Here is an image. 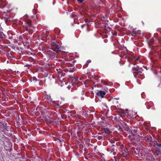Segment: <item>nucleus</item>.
<instances>
[{"instance_id": "nucleus-1", "label": "nucleus", "mask_w": 161, "mask_h": 161, "mask_svg": "<svg viewBox=\"0 0 161 161\" xmlns=\"http://www.w3.org/2000/svg\"><path fill=\"white\" fill-rule=\"evenodd\" d=\"M125 130L127 131L128 137L130 141H134L136 139V135H138L137 133V128L134 127L133 128L131 127L127 126L125 128Z\"/></svg>"}, {"instance_id": "nucleus-2", "label": "nucleus", "mask_w": 161, "mask_h": 161, "mask_svg": "<svg viewBox=\"0 0 161 161\" xmlns=\"http://www.w3.org/2000/svg\"><path fill=\"white\" fill-rule=\"evenodd\" d=\"M52 49L54 51L57 52L59 50V46L56 43L53 42L51 44Z\"/></svg>"}, {"instance_id": "nucleus-3", "label": "nucleus", "mask_w": 161, "mask_h": 161, "mask_svg": "<svg viewBox=\"0 0 161 161\" xmlns=\"http://www.w3.org/2000/svg\"><path fill=\"white\" fill-rule=\"evenodd\" d=\"M154 147L158 149V151L160 152L161 151V143H157L156 142H154Z\"/></svg>"}, {"instance_id": "nucleus-4", "label": "nucleus", "mask_w": 161, "mask_h": 161, "mask_svg": "<svg viewBox=\"0 0 161 161\" xmlns=\"http://www.w3.org/2000/svg\"><path fill=\"white\" fill-rule=\"evenodd\" d=\"M31 22L29 20H28L27 21V25L26 26V31H28L30 30H32V27L31 26Z\"/></svg>"}, {"instance_id": "nucleus-5", "label": "nucleus", "mask_w": 161, "mask_h": 161, "mask_svg": "<svg viewBox=\"0 0 161 161\" xmlns=\"http://www.w3.org/2000/svg\"><path fill=\"white\" fill-rule=\"evenodd\" d=\"M105 94L106 93L104 92L101 91L97 93V95L100 96L102 98H103Z\"/></svg>"}, {"instance_id": "nucleus-6", "label": "nucleus", "mask_w": 161, "mask_h": 161, "mask_svg": "<svg viewBox=\"0 0 161 161\" xmlns=\"http://www.w3.org/2000/svg\"><path fill=\"white\" fill-rule=\"evenodd\" d=\"M139 67L138 66H137L136 67L133 68H132V70L134 71H135L134 72V74L135 73L138 74L139 73H141V72L140 71H138V70L139 69Z\"/></svg>"}, {"instance_id": "nucleus-7", "label": "nucleus", "mask_w": 161, "mask_h": 161, "mask_svg": "<svg viewBox=\"0 0 161 161\" xmlns=\"http://www.w3.org/2000/svg\"><path fill=\"white\" fill-rule=\"evenodd\" d=\"M131 112L130 111L129 112L128 111V110L127 109H126L125 112V116H127L128 118H132V117H133V116H131L129 115V114Z\"/></svg>"}, {"instance_id": "nucleus-8", "label": "nucleus", "mask_w": 161, "mask_h": 161, "mask_svg": "<svg viewBox=\"0 0 161 161\" xmlns=\"http://www.w3.org/2000/svg\"><path fill=\"white\" fill-rule=\"evenodd\" d=\"M140 31L139 30L138 31L133 30L131 33V35L133 36H134L137 34H140Z\"/></svg>"}, {"instance_id": "nucleus-9", "label": "nucleus", "mask_w": 161, "mask_h": 161, "mask_svg": "<svg viewBox=\"0 0 161 161\" xmlns=\"http://www.w3.org/2000/svg\"><path fill=\"white\" fill-rule=\"evenodd\" d=\"M5 36L2 32L0 31V38L2 39L5 38Z\"/></svg>"}, {"instance_id": "nucleus-10", "label": "nucleus", "mask_w": 161, "mask_h": 161, "mask_svg": "<svg viewBox=\"0 0 161 161\" xmlns=\"http://www.w3.org/2000/svg\"><path fill=\"white\" fill-rule=\"evenodd\" d=\"M45 97L47 98L48 100L51 99V96L50 95H46L45 96Z\"/></svg>"}, {"instance_id": "nucleus-11", "label": "nucleus", "mask_w": 161, "mask_h": 161, "mask_svg": "<svg viewBox=\"0 0 161 161\" xmlns=\"http://www.w3.org/2000/svg\"><path fill=\"white\" fill-rule=\"evenodd\" d=\"M104 131H105V132L107 134H108L109 132V130L107 129H105Z\"/></svg>"}, {"instance_id": "nucleus-12", "label": "nucleus", "mask_w": 161, "mask_h": 161, "mask_svg": "<svg viewBox=\"0 0 161 161\" xmlns=\"http://www.w3.org/2000/svg\"><path fill=\"white\" fill-rule=\"evenodd\" d=\"M61 116L63 119H65V115L63 114L61 115Z\"/></svg>"}, {"instance_id": "nucleus-13", "label": "nucleus", "mask_w": 161, "mask_h": 161, "mask_svg": "<svg viewBox=\"0 0 161 161\" xmlns=\"http://www.w3.org/2000/svg\"><path fill=\"white\" fill-rule=\"evenodd\" d=\"M79 3H81L84 0H77Z\"/></svg>"}, {"instance_id": "nucleus-14", "label": "nucleus", "mask_w": 161, "mask_h": 161, "mask_svg": "<svg viewBox=\"0 0 161 161\" xmlns=\"http://www.w3.org/2000/svg\"><path fill=\"white\" fill-rule=\"evenodd\" d=\"M91 62V60H87V61H86V63H87V64H88V63H90Z\"/></svg>"}, {"instance_id": "nucleus-15", "label": "nucleus", "mask_w": 161, "mask_h": 161, "mask_svg": "<svg viewBox=\"0 0 161 161\" xmlns=\"http://www.w3.org/2000/svg\"><path fill=\"white\" fill-rule=\"evenodd\" d=\"M77 16H76V15L75 16V17H74L75 19H76L77 18Z\"/></svg>"}, {"instance_id": "nucleus-16", "label": "nucleus", "mask_w": 161, "mask_h": 161, "mask_svg": "<svg viewBox=\"0 0 161 161\" xmlns=\"http://www.w3.org/2000/svg\"><path fill=\"white\" fill-rule=\"evenodd\" d=\"M87 82H88V81H87V80H86V81H85V82H84V84H86L87 83Z\"/></svg>"}, {"instance_id": "nucleus-17", "label": "nucleus", "mask_w": 161, "mask_h": 161, "mask_svg": "<svg viewBox=\"0 0 161 161\" xmlns=\"http://www.w3.org/2000/svg\"><path fill=\"white\" fill-rule=\"evenodd\" d=\"M115 99H116V100H119V98L118 97H117L116 98H115Z\"/></svg>"}, {"instance_id": "nucleus-18", "label": "nucleus", "mask_w": 161, "mask_h": 161, "mask_svg": "<svg viewBox=\"0 0 161 161\" xmlns=\"http://www.w3.org/2000/svg\"><path fill=\"white\" fill-rule=\"evenodd\" d=\"M113 151V149H112L111 151V152L112 153Z\"/></svg>"}, {"instance_id": "nucleus-19", "label": "nucleus", "mask_w": 161, "mask_h": 161, "mask_svg": "<svg viewBox=\"0 0 161 161\" xmlns=\"http://www.w3.org/2000/svg\"><path fill=\"white\" fill-rule=\"evenodd\" d=\"M83 92L82 93L83 94L84 93V92Z\"/></svg>"}, {"instance_id": "nucleus-20", "label": "nucleus", "mask_w": 161, "mask_h": 161, "mask_svg": "<svg viewBox=\"0 0 161 161\" xmlns=\"http://www.w3.org/2000/svg\"><path fill=\"white\" fill-rule=\"evenodd\" d=\"M134 75L135 77H136V76L134 74Z\"/></svg>"}, {"instance_id": "nucleus-21", "label": "nucleus", "mask_w": 161, "mask_h": 161, "mask_svg": "<svg viewBox=\"0 0 161 161\" xmlns=\"http://www.w3.org/2000/svg\"><path fill=\"white\" fill-rule=\"evenodd\" d=\"M68 88H69H69H70L69 87H68Z\"/></svg>"}]
</instances>
